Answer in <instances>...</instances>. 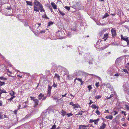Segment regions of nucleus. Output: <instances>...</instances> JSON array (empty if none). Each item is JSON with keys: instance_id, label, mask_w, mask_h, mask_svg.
I'll use <instances>...</instances> for the list:
<instances>
[{"instance_id": "nucleus-60", "label": "nucleus", "mask_w": 129, "mask_h": 129, "mask_svg": "<svg viewBox=\"0 0 129 129\" xmlns=\"http://www.w3.org/2000/svg\"><path fill=\"white\" fill-rule=\"evenodd\" d=\"M89 64H92V61L91 60L89 61Z\"/></svg>"}, {"instance_id": "nucleus-46", "label": "nucleus", "mask_w": 129, "mask_h": 129, "mask_svg": "<svg viewBox=\"0 0 129 129\" xmlns=\"http://www.w3.org/2000/svg\"><path fill=\"white\" fill-rule=\"evenodd\" d=\"M99 82H96L95 86L97 87H98L99 86Z\"/></svg>"}, {"instance_id": "nucleus-51", "label": "nucleus", "mask_w": 129, "mask_h": 129, "mask_svg": "<svg viewBox=\"0 0 129 129\" xmlns=\"http://www.w3.org/2000/svg\"><path fill=\"white\" fill-rule=\"evenodd\" d=\"M6 70H7V72H9V73L10 74H12V72L10 71L9 70V69H6Z\"/></svg>"}, {"instance_id": "nucleus-34", "label": "nucleus", "mask_w": 129, "mask_h": 129, "mask_svg": "<svg viewBox=\"0 0 129 129\" xmlns=\"http://www.w3.org/2000/svg\"><path fill=\"white\" fill-rule=\"evenodd\" d=\"M64 8L68 11H69L70 9V7L68 6H66L64 7Z\"/></svg>"}, {"instance_id": "nucleus-31", "label": "nucleus", "mask_w": 129, "mask_h": 129, "mask_svg": "<svg viewBox=\"0 0 129 129\" xmlns=\"http://www.w3.org/2000/svg\"><path fill=\"white\" fill-rule=\"evenodd\" d=\"M45 32V29H43L42 30H40L39 32V33L41 34H43Z\"/></svg>"}, {"instance_id": "nucleus-13", "label": "nucleus", "mask_w": 129, "mask_h": 129, "mask_svg": "<svg viewBox=\"0 0 129 129\" xmlns=\"http://www.w3.org/2000/svg\"><path fill=\"white\" fill-rule=\"evenodd\" d=\"M105 118L107 119H112L113 118V116L111 115L107 116H106Z\"/></svg>"}, {"instance_id": "nucleus-56", "label": "nucleus", "mask_w": 129, "mask_h": 129, "mask_svg": "<svg viewBox=\"0 0 129 129\" xmlns=\"http://www.w3.org/2000/svg\"><path fill=\"white\" fill-rule=\"evenodd\" d=\"M94 121V120H93L91 119H90L89 120V121L90 123L92 122H93Z\"/></svg>"}, {"instance_id": "nucleus-62", "label": "nucleus", "mask_w": 129, "mask_h": 129, "mask_svg": "<svg viewBox=\"0 0 129 129\" xmlns=\"http://www.w3.org/2000/svg\"><path fill=\"white\" fill-rule=\"evenodd\" d=\"M114 112H115V114H114V115H115L116 114H118V112H117V111H114Z\"/></svg>"}, {"instance_id": "nucleus-59", "label": "nucleus", "mask_w": 129, "mask_h": 129, "mask_svg": "<svg viewBox=\"0 0 129 129\" xmlns=\"http://www.w3.org/2000/svg\"><path fill=\"white\" fill-rule=\"evenodd\" d=\"M82 115V113H81V112H79L78 113V114H76V115Z\"/></svg>"}, {"instance_id": "nucleus-7", "label": "nucleus", "mask_w": 129, "mask_h": 129, "mask_svg": "<svg viewBox=\"0 0 129 129\" xmlns=\"http://www.w3.org/2000/svg\"><path fill=\"white\" fill-rule=\"evenodd\" d=\"M79 129H87V128L85 127V125H79Z\"/></svg>"}, {"instance_id": "nucleus-35", "label": "nucleus", "mask_w": 129, "mask_h": 129, "mask_svg": "<svg viewBox=\"0 0 129 129\" xmlns=\"http://www.w3.org/2000/svg\"><path fill=\"white\" fill-rule=\"evenodd\" d=\"M51 94V92L49 91H48V92L47 94V96H49Z\"/></svg>"}, {"instance_id": "nucleus-36", "label": "nucleus", "mask_w": 129, "mask_h": 129, "mask_svg": "<svg viewBox=\"0 0 129 129\" xmlns=\"http://www.w3.org/2000/svg\"><path fill=\"white\" fill-rule=\"evenodd\" d=\"M57 84H55L54 82H53V86L54 87H57Z\"/></svg>"}, {"instance_id": "nucleus-5", "label": "nucleus", "mask_w": 129, "mask_h": 129, "mask_svg": "<svg viewBox=\"0 0 129 129\" xmlns=\"http://www.w3.org/2000/svg\"><path fill=\"white\" fill-rule=\"evenodd\" d=\"M34 108H35L37 107L38 105L39 101L37 99H36L35 100H34Z\"/></svg>"}, {"instance_id": "nucleus-2", "label": "nucleus", "mask_w": 129, "mask_h": 129, "mask_svg": "<svg viewBox=\"0 0 129 129\" xmlns=\"http://www.w3.org/2000/svg\"><path fill=\"white\" fill-rule=\"evenodd\" d=\"M81 5V3L80 2H77L74 5L73 7L74 8L77 9L78 10H81L80 7Z\"/></svg>"}, {"instance_id": "nucleus-48", "label": "nucleus", "mask_w": 129, "mask_h": 129, "mask_svg": "<svg viewBox=\"0 0 129 129\" xmlns=\"http://www.w3.org/2000/svg\"><path fill=\"white\" fill-rule=\"evenodd\" d=\"M120 60V58H117L116 60V61H115L116 62H119V61Z\"/></svg>"}, {"instance_id": "nucleus-43", "label": "nucleus", "mask_w": 129, "mask_h": 129, "mask_svg": "<svg viewBox=\"0 0 129 129\" xmlns=\"http://www.w3.org/2000/svg\"><path fill=\"white\" fill-rule=\"evenodd\" d=\"M108 47V46H105L103 47H102L100 49L101 50H103L107 48Z\"/></svg>"}, {"instance_id": "nucleus-53", "label": "nucleus", "mask_w": 129, "mask_h": 129, "mask_svg": "<svg viewBox=\"0 0 129 129\" xmlns=\"http://www.w3.org/2000/svg\"><path fill=\"white\" fill-rule=\"evenodd\" d=\"M50 5L49 4H46L45 5V6L46 7H49L50 6Z\"/></svg>"}, {"instance_id": "nucleus-17", "label": "nucleus", "mask_w": 129, "mask_h": 129, "mask_svg": "<svg viewBox=\"0 0 129 129\" xmlns=\"http://www.w3.org/2000/svg\"><path fill=\"white\" fill-rule=\"evenodd\" d=\"M107 73L109 74L110 75V76H112V75H113V74H112L113 72L111 70H108V71Z\"/></svg>"}, {"instance_id": "nucleus-24", "label": "nucleus", "mask_w": 129, "mask_h": 129, "mask_svg": "<svg viewBox=\"0 0 129 129\" xmlns=\"http://www.w3.org/2000/svg\"><path fill=\"white\" fill-rule=\"evenodd\" d=\"M75 80H77L78 81H80V82H81V85L82 84L83 82V81L81 80V79L80 78H75Z\"/></svg>"}, {"instance_id": "nucleus-58", "label": "nucleus", "mask_w": 129, "mask_h": 129, "mask_svg": "<svg viewBox=\"0 0 129 129\" xmlns=\"http://www.w3.org/2000/svg\"><path fill=\"white\" fill-rule=\"evenodd\" d=\"M29 27L30 28V29L32 31H33V32L34 31V29H33V28H32L30 26H29Z\"/></svg>"}, {"instance_id": "nucleus-57", "label": "nucleus", "mask_w": 129, "mask_h": 129, "mask_svg": "<svg viewBox=\"0 0 129 129\" xmlns=\"http://www.w3.org/2000/svg\"><path fill=\"white\" fill-rule=\"evenodd\" d=\"M47 97V96H46L45 97H44H44H43V98L42 99V100H45L46 99Z\"/></svg>"}, {"instance_id": "nucleus-61", "label": "nucleus", "mask_w": 129, "mask_h": 129, "mask_svg": "<svg viewBox=\"0 0 129 129\" xmlns=\"http://www.w3.org/2000/svg\"><path fill=\"white\" fill-rule=\"evenodd\" d=\"M2 101L0 100V106H1L2 105Z\"/></svg>"}, {"instance_id": "nucleus-6", "label": "nucleus", "mask_w": 129, "mask_h": 129, "mask_svg": "<svg viewBox=\"0 0 129 129\" xmlns=\"http://www.w3.org/2000/svg\"><path fill=\"white\" fill-rule=\"evenodd\" d=\"M108 34H106L104 35V38L102 39L103 40H100V42H101V41H105L107 39V38H108Z\"/></svg>"}, {"instance_id": "nucleus-28", "label": "nucleus", "mask_w": 129, "mask_h": 129, "mask_svg": "<svg viewBox=\"0 0 129 129\" xmlns=\"http://www.w3.org/2000/svg\"><path fill=\"white\" fill-rule=\"evenodd\" d=\"M5 83L4 82H2L0 81V86H2L3 85H4Z\"/></svg>"}, {"instance_id": "nucleus-25", "label": "nucleus", "mask_w": 129, "mask_h": 129, "mask_svg": "<svg viewBox=\"0 0 129 129\" xmlns=\"http://www.w3.org/2000/svg\"><path fill=\"white\" fill-rule=\"evenodd\" d=\"M52 88V87L49 85L48 87V91L51 92V90Z\"/></svg>"}, {"instance_id": "nucleus-40", "label": "nucleus", "mask_w": 129, "mask_h": 129, "mask_svg": "<svg viewBox=\"0 0 129 129\" xmlns=\"http://www.w3.org/2000/svg\"><path fill=\"white\" fill-rule=\"evenodd\" d=\"M95 113L97 114L98 115H99L100 114V112L98 110L96 111L95 112Z\"/></svg>"}, {"instance_id": "nucleus-14", "label": "nucleus", "mask_w": 129, "mask_h": 129, "mask_svg": "<svg viewBox=\"0 0 129 129\" xmlns=\"http://www.w3.org/2000/svg\"><path fill=\"white\" fill-rule=\"evenodd\" d=\"M42 17L43 18H45L46 19H49V18L47 16L45 12L44 15H42Z\"/></svg>"}, {"instance_id": "nucleus-52", "label": "nucleus", "mask_w": 129, "mask_h": 129, "mask_svg": "<svg viewBox=\"0 0 129 129\" xmlns=\"http://www.w3.org/2000/svg\"><path fill=\"white\" fill-rule=\"evenodd\" d=\"M36 24H37V26L39 25V26H38V28L41 25V23H37Z\"/></svg>"}, {"instance_id": "nucleus-55", "label": "nucleus", "mask_w": 129, "mask_h": 129, "mask_svg": "<svg viewBox=\"0 0 129 129\" xmlns=\"http://www.w3.org/2000/svg\"><path fill=\"white\" fill-rule=\"evenodd\" d=\"M37 26V24H36L34 26V28H33L35 29V28H36V27Z\"/></svg>"}, {"instance_id": "nucleus-23", "label": "nucleus", "mask_w": 129, "mask_h": 129, "mask_svg": "<svg viewBox=\"0 0 129 129\" xmlns=\"http://www.w3.org/2000/svg\"><path fill=\"white\" fill-rule=\"evenodd\" d=\"M74 107L73 108L74 109H75V108H78L79 107L80 108V106L78 105V104H75L74 105Z\"/></svg>"}, {"instance_id": "nucleus-22", "label": "nucleus", "mask_w": 129, "mask_h": 129, "mask_svg": "<svg viewBox=\"0 0 129 129\" xmlns=\"http://www.w3.org/2000/svg\"><path fill=\"white\" fill-rule=\"evenodd\" d=\"M61 113H62L61 115L63 116L65 115L66 113V112L63 110H62Z\"/></svg>"}, {"instance_id": "nucleus-10", "label": "nucleus", "mask_w": 129, "mask_h": 129, "mask_svg": "<svg viewBox=\"0 0 129 129\" xmlns=\"http://www.w3.org/2000/svg\"><path fill=\"white\" fill-rule=\"evenodd\" d=\"M38 8L39 9V10H40V11L41 12H44L45 11L42 5L40 6L39 7H38Z\"/></svg>"}, {"instance_id": "nucleus-19", "label": "nucleus", "mask_w": 129, "mask_h": 129, "mask_svg": "<svg viewBox=\"0 0 129 129\" xmlns=\"http://www.w3.org/2000/svg\"><path fill=\"white\" fill-rule=\"evenodd\" d=\"M104 30H103L100 32L99 34V35L100 36V37L103 35V34H104Z\"/></svg>"}, {"instance_id": "nucleus-44", "label": "nucleus", "mask_w": 129, "mask_h": 129, "mask_svg": "<svg viewBox=\"0 0 129 129\" xmlns=\"http://www.w3.org/2000/svg\"><path fill=\"white\" fill-rule=\"evenodd\" d=\"M69 104L70 105H71L73 106H74L75 104H74L72 102H70Z\"/></svg>"}, {"instance_id": "nucleus-32", "label": "nucleus", "mask_w": 129, "mask_h": 129, "mask_svg": "<svg viewBox=\"0 0 129 129\" xmlns=\"http://www.w3.org/2000/svg\"><path fill=\"white\" fill-rule=\"evenodd\" d=\"M60 76H59V75H58L56 73L55 74V77H57V78H58V79L59 80H60Z\"/></svg>"}, {"instance_id": "nucleus-39", "label": "nucleus", "mask_w": 129, "mask_h": 129, "mask_svg": "<svg viewBox=\"0 0 129 129\" xmlns=\"http://www.w3.org/2000/svg\"><path fill=\"white\" fill-rule=\"evenodd\" d=\"M121 113L122 114H124V115L125 116L126 115V113L125 111H121Z\"/></svg>"}, {"instance_id": "nucleus-38", "label": "nucleus", "mask_w": 129, "mask_h": 129, "mask_svg": "<svg viewBox=\"0 0 129 129\" xmlns=\"http://www.w3.org/2000/svg\"><path fill=\"white\" fill-rule=\"evenodd\" d=\"M67 115L68 116V117H69L71 116H72L73 115V114H72L71 113H68L67 114Z\"/></svg>"}, {"instance_id": "nucleus-54", "label": "nucleus", "mask_w": 129, "mask_h": 129, "mask_svg": "<svg viewBox=\"0 0 129 129\" xmlns=\"http://www.w3.org/2000/svg\"><path fill=\"white\" fill-rule=\"evenodd\" d=\"M17 110H15L14 111V113L15 114H17Z\"/></svg>"}, {"instance_id": "nucleus-64", "label": "nucleus", "mask_w": 129, "mask_h": 129, "mask_svg": "<svg viewBox=\"0 0 129 129\" xmlns=\"http://www.w3.org/2000/svg\"><path fill=\"white\" fill-rule=\"evenodd\" d=\"M119 75V74H118V73H116V74H115L114 75V76H118Z\"/></svg>"}, {"instance_id": "nucleus-12", "label": "nucleus", "mask_w": 129, "mask_h": 129, "mask_svg": "<svg viewBox=\"0 0 129 129\" xmlns=\"http://www.w3.org/2000/svg\"><path fill=\"white\" fill-rule=\"evenodd\" d=\"M0 79L2 80L5 81L7 80V78L3 76H2L0 77Z\"/></svg>"}, {"instance_id": "nucleus-33", "label": "nucleus", "mask_w": 129, "mask_h": 129, "mask_svg": "<svg viewBox=\"0 0 129 129\" xmlns=\"http://www.w3.org/2000/svg\"><path fill=\"white\" fill-rule=\"evenodd\" d=\"M24 26H28V23L27 22H24Z\"/></svg>"}, {"instance_id": "nucleus-3", "label": "nucleus", "mask_w": 129, "mask_h": 129, "mask_svg": "<svg viewBox=\"0 0 129 129\" xmlns=\"http://www.w3.org/2000/svg\"><path fill=\"white\" fill-rule=\"evenodd\" d=\"M111 31L112 37L113 38H115L116 35V31L115 30V28H112L111 29Z\"/></svg>"}, {"instance_id": "nucleus-63", "label": "nucleus", "mask_w": 129, "mask_h": 129, "mask_svg": "<svg viewBox=\"0 0 129 129\" xmlns=\"http://www.w3.org/2000/svg\"><path fill=\"white\" fill-rule=\"evenodd\" d=\"M13 99L11 97L10 99H8V100L10 101H11Z\"/></svg>"}, {"instance_id": "nucleus-4", "label": "nucleus", "mask_w": 129, "mask_h": 129, "mask_svg": "<svg viewBox=\"0 0 129 129\" xmlns=\"http://www.w3.org/2000/svg\"><path fill=\"white\" fill-rule=\"evenodd\" d=\"M121 39L123 40L124 41H126L127 43H128L129 42V40L128 39V38L126 36L123 37L122 35H121Z\"/></svg>"}, {"instance_id": "nucleus-9", "label": "nucleus", "mask_w": 129, "mask_h": 129, "mask_svg": "<svg viewBox=\"0 0 129 129\" xmlns=\"http://www.w3.org/2000/svg\"><path fill=\"white\" fill-rule=\"evenodd\" d=\"M44 94H43L42 93H40L38 96V99L39 100H41L42 98L44 97Z\"/></svg>"}, {"instance_id": "nucleus-20", "label": "nucleus", "mask_w": 129, "mask_h": 129, "mask_svg": "<svg viewBox=\"0 0 129 129\" xmlns=\"http://www.w3.org/2000/svg\"><path fill=\"white\" fill-rule=\"evenodd\" d=\"M107 86H108V87L111 90H112L113 88L111 86L110 83H108L107 84Z\"/></svg>"}, {"instance_id": "nucleus-49", "label": "nucleus", "mask_w": 129, "mask_h": 129, "mask_svg": "<svg viewBox=\"0 0 129 129\" xmlns=\"http://www.w3.org/2000/svg\"><path fill=\"white\" fill-rule=\"evenodd\" d=\"M94 122L95 124L97 125L98 122L96 121V120H94Z\"/></svg>"}, {"instance_id": "nucleus-50", "label": "nucleus", "mask_w": 129, "mask_h": 129, "mask_svg": "<svg viewBox=\"0 0 129 129\" xmlns=\"http://www.w3.org/2000/svg\"><path fill=\"white\" fill-rule=\"evenodd\" d=\"M60 14L61 15H62L63 16H64L65 14L63 13L62 12H61L60 13Z\"/></svg>"}, {"instance_id": "nucleus-42", "label": "nucleus", "mask_w": 129, "mask_h": 129, "mask_svg": "<svg viewBox=\"0 0 129 129\" xmlns=\"http://www.w3.org/2000/svg\"><path fill=\"white\" fill-rule=\"evenodd\" d=\"M56 128V125H53L51 128V129H55Z\"/></svg>"}, {"instance_id": "nucleus-47", "label": "nucleus", "mask_w": 129, "mask_h": 129, "mask_svg": "<svg viewBox=\"0 0 129 129\" xmlns=\"http://www.w3.org/2000/svg\"><path fill=\"white\" fill-rule=\"evenodd\" d=\"M101 96H100V95H98L97 96H96L95 98L98 99L100 98H101Z\"/></svg>"}, {"instance_id": "nucleus-37", "label": "nucleus", "mask_w": 129, "mask_h": 129, "mask_svg": "<svg viewBox=\"0 0 129 129\" xmlns=\"http://www.w3.org/2000/svg\"><path fill=\"white\" fill-rule=\"evenodd\" d=\"M87 88H88L89 91H90L91 89L92 88V87H91L90 85H89L87 87Z\"/></svg>"}, {"instance_id": "nucleus-30", "label": "nucleus", "mask_w": 129, "mask_h": 129, "mask_svg": "<svg viewBox=\"0 0 129 129\" xmlns=\"http://www.w3.org/2000/svg\"><path fill=\"white\" fill-rule=\"evenodd\" d=\"M109 16V14L108 13H106L105 15L103 16V18H105Z\"/></svg>"}, {"instance_id": "nucleus-18", "label": "nucleus", "mask_w": 129, "mask_h": 129, "mask_svg": "<svg viewBox=\"0 0 129 129\" xmlns=\"http://www.w3.org/2000/svg\"><path fill=\"white\" fill-rule=\"evenodd\" d=\"M91 107L93 108L96 109L97 108V109H98L99 107L98 106H96L94 104H93L91 106Z\"/></svg>"}, {"instance_id": "nucleus-16", "label": "nucleus", "mask_w": 129, "mask_h": 129, "mask_svg": "<svg viewBox=\"0 0 129 129\" xmlns=\"http://www.w3.org/2000/svg\"><path fill=\"white\" fill-rule=\"evenodd\" d=\"M31 116V115L30 114H27L26 116L24 118V119H26L28 118H29Z\"/></svg>"}, {"instance_id": "nucleus-27", "label": "nucleus", "mask_w": 129, "mask_h": 129, "mask_svg": "<svg viewBox=\"0 0 129 129\" xmlns=\"http://www.w3.org/2000/svg\"><path fill=\"white\" fill-rule=\"evenodd\" d=\"M54 23V22L52 21L49 22L48 23V26H50L51 25L53 24Z\"/></svg>"}, {"instance_id": "nucleus-15", "label": "nucleus", "mask_w": 129, "mask_h": 129, "mask_svg": "<svg viewBox=\"0 0 129 129\" xmlns=\"http://www.w3.org/2000/svg\"><path fill=\"white\" fill-rule=\"evenodd\" d=\"M27 4L29 6H32L33 5L32 3L31 2H30L29 1H26Z\"/></svg>"}, {"instance_id": "nucleus-45", "label": "nucleus", "mask_w": 129, "mask_h": 129, "mask_svg": "<svg viewBox=\"0 0 129 129\" xmlns=\"http://www.w3.org/2000/svg\"><path fill=\"white\" fill-rule=\"evenodd\" d=\"M30 98L31 99V100H33L34 101V100H35V98L34 97H33V96H30Z\"/></svg>"}, {"instance_id": "nucleus-29", "label": "nucleus", "mask_w": 129, "mask_h": 129, "mask_svg": "<svg viewBox=\"0 0 129 129\" xmlns=\"http://www.w3.org/2000/svg\"><path fill=\"white\" fill-rule=\"evenodd\" d=\"M123 70V71L125 73H127V74H129V73L128 72L127 70L126 69H122Z\"/></svg>"}, {"instance_id": "nucleus-21", "label": "nucleus", "mask_w": 129, "mask_h": 129, "mask_svg": "<svg viewBox=\"0 0 129 129\" xmlns=\"http://www.w3.org/2000/svg\"><path fill=\"white\" fill-rule=\"evenodd\" d=\"M15 93L13 91H10V92L9 93V94L11 96H12L13 95H14L15 94Z\"/></svg>"}, {"instance_id": "nucleus-8", "label": "nucleus", "mask_w": 129, "mask_h": 129, "mask_svg": "<svg viewBox=\"0 0 129 129\" xmlns=\"http://www.w3.org/2000/svg\"><path fill=\"white\" fill-rule=\"evenodd\" d=\"M106 126V124L105 123L103 122L102 123V125L100 127V129H104Z\"/></svg>"}, {"instance_id": "nucleus-41", "label": "nucleus", "mask_w": 129, "mask_h": 129, "mask_svg": "<svg viewBox=\"0 0 129 129\" xmlns=\"http://www.w3.org/2000/svg\"><path fill=\"white\" fill-rule=\"evenodd\" d=\"M125 106V108H126L127 110H129V106L127 105H126Z\"/></svg>"}, {"instance_id": "nucleus-26", "label": "nucleus", "mask_w": 129, "mask_h": 129, "mask_svg": "<svg viewBox=\"0 0 129 129\" xmlns=\"http://www.w3.org/2000/svg\"><path fill=\"white\" fill-rule=\"evenodd\" d=\"M0 92H1V93H0L1 96V94L3 93H7V92H6V91L4 89H3L2 90H1V89Z\"/></svg>"}, {"instance_id": "nucleus-11", "label": "nucleus", "mask_w": 129, "mask_h": 129, "mask_svg": "<svg viewBox=\"0 0 129 129\" xmlns=\"http://www.w3.org/2000/svg\"><path fill=\"white\" fill-rule=\"evenodd\" d=\"M51 5L53 8L54 9H55L57 8L56 5L53 2H52L51 3Z\"/></svg>"}, {"instance_id": "nucleus-1", "label": "nucleus", "mask_w": 129, "mask_h": 129, "mask_svg": "<svg viewBox=\"0 0 129 129\" xmlns=\"http://www.w3.org/2000/svg\"><path fill=\"white\" fill-rule=\"evenodd\" d=\"M34 3V10L37 12H39V9L38 8V7H39L42 4L37 0H35Z\"/></svg>"}]
</instances>
